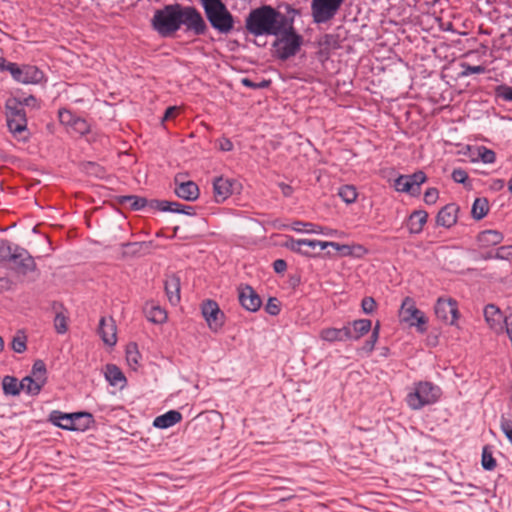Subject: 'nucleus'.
Instances as JSON below:
<instances>
[{"label": "nucleus", "instance_id": "obj_40", "mask_svg": "<svg viewBox=\"0 0 512 512\" xmlns=\"http://www.w3.org/2000/svg\"><path fill=\"white\" fill-rule=\"evenodd\" d=\"M21 390L25 391L27 394L36 396L41 392L39 385L33 381L30 376H25L21 381Z\"/></svg>", "mask_w": 512, "mask_h": 512}, {"label": "nucleus", "instance_id": "obj_17", "mask_svg": "<svg viewBox=\"0 0 512 512\" xmlns=\"http://www.w3.org/2000/svg\"><path fill=\"white\" fill-rule=\"evenodd\" d=\"M319 336L323 341L329 343L348 341L351 338V326L345 325L342 328H324L321 330Z\"/></svg>", "mask_w": 512, "mask_h": 512}, {"label": "nucleus", "instance_id": "obj_27", "mask_svg": "<svg viewBox=\"0 0 512 512\" xmlns=\"http://www.w3.org/2000/svg\"><path fill=\"white\" fill-rule=\"evenodd\" d=\"M144 313L147 320L155 324L164 323L167 319L166 311L158 305L146 304Z\"/></svg>", "mask_w": 512, "mask_h": 512}, {"label": "nucleus", "instance_id": "obj_49", "mask_svg": "<svg viewBox=\"0 0 512 512\" xmlns=\"http://www.w3.org/2000/svg\"><path fill=\"white\" fill-rule=\"evenodd\" d=\"M495 259L512 260V246H501L495 252Z\"/></svg>", "mask_w": 512, "mask_h": 512}, {"label": "nucleus", "instance_id": "obj_32", "mask_svg": "<svg viewBox=\"0 0 512 512\" xmlns=\"http://www.w3.org/2000/svg\"><path fill=\"white\" fill-rule=\"evenodd\" d=\"M105 378L112 386H123L126 383L123 372L114 364L106 365Z\"/></svg>", "mask_w": 512, "mask_h": 512}, {"label": "nucleus", "instance_id": "obj_33", "mask_svg": "<svg viewBox=\"0 0 512 512\" xmlns=\"http://www.w3.org/2000/svg\"><path fill=\"white\" fill-rule=\"evenodd\" d=\"M73 413H62L60 411L54 410L49 415V421L64 430H68L69 426H72L73 422Z\"/></svg>", "mask_w": 512, "mask_h": 512}, {"label": "nucleus", "instance_id": "obj_5", "mask_svg": "<svg viewBox=\"0 0 512 512\" xmlns=\"http://www.w3.org/2000/svg\"><path fill=\"white\" fill-rule=\"evenodd\" d=\"M441 389L430 381L414 383L413 390L406 396V403L412 410H420L436 403L441 397Z\"/></svg>", "mask_w": 512, "mask_h": 512}, {"label": "nucleus", "instance_id": "obj_35", "mask_svg": "<svg viewBox=\"0 0 512 512\" xmlns=\"http://www.w3.org/2000/svg\"><path fill=\"white\" fill-rule=\"evenodd\" d=\"M2 388L5 395L16 396L21 392V385L14 376H5L2 379Z\"/></svg>", "mask_w": 512, "mask_h": 512}, {"label": "nucleus", "instance_id": "obj_63", "mask_svg": "<svg viewBox=\"0 0 512 512\" xmlns=\"http://www.w3.org/2000/svg\"><path fill=\"white\" fill-rule=\"evenodd\" d=\"M177 114L176 107H168L164 113L163 120H169Z\"/></svg>", "mask_w": 512, "mask_h": 512}, {"label": "nucleus", "instance_id": "obj_24", "mask_svg": "<svg viewBox=\"0 0 512 512\" xmlns=\"http://www.w3.org/2000/svg\"><path fill=\"white\" fill-rule=\"evenodd\" d=\"M72 426L68 427L69 431H85L94 423V419L89 412H75L73 413Z\"/></svg>", "mask_w": 512, "mask_h": 512}, {"label": "nucleus", "instance_id": "obj_13", "mask_svg": "<svg viewBox=\"0 0 512 512\" xmlns=\"http://www.w3.org/2000/svg\"><path fill=\"white\" fill-rule=\"evenodd\" d=\"M9 262L12 264V268L22 275H26L36 269L34 258L26 249L18 245H15L14 253Z\"/></svg>", "mask_w": 512, "mask_h": 512}, {"label": "nucleus", "instance_id": "obj_29", "mask_svg": "<svg viewBox=\"0 0 512 512\" xmlns=\"http://www.w3.org/2000/svg\"><path fill=\"white\" fill-rule=\"evenodd\" d=\"M420 313V310L416 308L414 301L407 297L403 300L399 315L404 322H412L414 318Z\"/></svg>", "mask_w": 512, "mask_h": 512}, {"label": "nucleus", "instance_id": "obj_10", "mask_svg": "<svg viewBox=\"0 0 512 512\" xmlns=\"http://www.w3.org/2000/svg\"><path fill=\"white\" fill-rule=\"evenodd\" d=\"M58 119L70 134L84 136L90 132V125L88 122L84 118L72 113L69 109H59Z\"/></svg>", "mask_w": 512, "mask_h": 512}, {"label": "nucleus", "instance_id": "obj_41", "mask_svg": "<svg viewBox=\"0 0 512 512\" xmlns=\"http://www.w3.org/2000/svg\"><path fill=\"white\" fill-rule=\"evenodd\" d=\"M481 464L487 471H492L496 467V460L487 446L483 448Z\"/></svg>", "mask_w": 512, "mask_h": 512}, {"label": "nucleus", "instance_id": "obj_1", "mask_svg": "<svg viewBox=\"0 0 512 512\" xmlns=\"http://www.w3.org/2000/svg\"><path fill=\"white\" fill-rule=\"evenodd\" d=\"M151 26L162 37L174 35L181 26L197 36L204 35L207 31V24L201 13L193 6L180 3L168 4L156 10Z\"/></svg>", "mask_w": 512, "mask_h": 512}, {"label": "nucleus", "instance_id": "obj_26", "mask_svg": "<svg viewBox=\"0 0 512 512\" xmlns=\"http://www.w3.org/2000/svg\"><path fill=\"white\" fill-rule=\"evenodd\" d=\"M121 204H128L129 207L134 211H139L143 209H150L151 200L146 199L145 197H140L136 195H127L120 197Z\"/></svg>", "mask_w": 512, "mask_h": 512}, {"label": "nucleus", "instance_id": "obj_31", "mask_svg": "<svg viewBox=\"0 0 512 512\" xmlns=\"http://www.w3.org/2000/svg\"><path fill=\"white\" fill-rule=\"evenodd\" d=\"M182 205L183 204L174 201L151 199L150 209L180 214Z\"/></svg>", "mask_w": 512, "mask_h": 512}, {"label": "nucleus", "instance_id": "obj_46", "mask_svg": "<svg viewBox=\"0 0 512 512\" xmlns=\"http://www.w3.org/2000/svg\"><path fill=\"white\" fill-rule=\"evenodd\" d=\"M264 309L269 315L277 316L281 311L280 301L275 297H270Z\"/></svg>", "mask_w": 512, "mask_h": 512}, {"label": "nucleus", "instance_id": "obj_56", "mask_svg": "<svg viewBox=\"0 0 512 512\" xmlns=\"http://www.w3.org/2000/svg\"><path fill=\"white\" fill-rule=\"evenodd\" d=\"M439 193L436 188H429L424 193V201L426 204H434L438 199Z\"/></svg>", "mask_w": 512, "mask_h": 512}, {"label": "nucleus", "instance_id": "obj_19", "mask_svg": "<svg viewBox=\"0 0 512 512\" xmlns=\"http://www.w3.org/2000/svg\"><path fill=\"white\" fill-rule=\"evenodd\" d=\"M232 180L224 177H217L213 181L214 199L217 203L224 202L233 192Z\"/></svg>", "mask_w": 512, "mask_h": 512}, {"label": "nucleus", "instance_id": "obj_48", "mask_svg": "<svg viewBox=\"0 0 512 512\" xmlns=\"http://www.w3.org/2000/svg\"><path fill=\"white\" fill-rule=\"evenodd\" d=\"M240 82L245 87H248V88L254 89V90L267 88L271 84L270 80H265V79L262 80L261 82H254L249 78H242Z\"/></svg>", "mask_w": 512, "mask_h": 512}, {"label": "nucleus", "instance_id": "obj_30", "mask_svg": "<svg viewBox=\"0 0 512 512\" xmlns=\"http://www.w3.org/2000/svg\"><path fill=\"white\" fill-rule=\"evenodd\" d=\"M29 376L42 390L47 382V369L45 363L42 360H36L32 366L31 374Z\"/></svg>", "mask_w": 512, "mask_h": 512}, {"label": "nucleus", "instance_id": "obj_64", "mask_svg": "<svg viewBox=\"0 0 512 512\" xmlns=\"http://www.w3.org/2000/svg\"><path fill=\"white\" fill-rule=\"evenodd\" d=\"M180 214H185V215H188V216H193V215L196 214L195 208L193 206H189V205H182Z\"/></svg>", "mask_w": 512, "mask_h": 512}, {"label": "nucleus", "instance_id": "obj_57", "mask_svg": "<svg viewBox=\"0 0 512 512\" xmlns=\"http://www.w3.org/2000/svg\"><path fill=\"white\" fill-rule=\"evenodd\" d=\"M273 268L276 273H283L287 269V263L283 259H277L273 262Z\"/></svg>", "mask_w": 512, "mask_h": 512}, {"label": "nucleus", "instance_id": "obj_23", "mask_svg": "<svg viewBox=\"0 0 512 512\" xmlns=\"http://www.w3.org/2000/svg\"><path fill=\"white\" fill-rule=\"evenodd\" d=\"M182 420V414L177 410H170L154 419L153 426L160 429H167Z\"/></svg>", "mask_w": 512, "mask_h": 512}, {"label": "nucleus", "instance_id": "obj_38", "mask_svg": "<svg viewBox=\"0 0 512 512\" xmlns=\"http://www.w3.org/2000/svg\"><path fill=\"white\" fill-rule=\"evenodd\" d=\"M338 195L346 204H352L356 201L358 193L353 185H343L338 189Z\"/></svg>", "mask_w": 512, "mask_h": 512}, {"label": "nucleus", "instance_id": "obj_12", "mask_svg": "<svg viewBox=\"0 0 512 512\" xmlns=\"http://www.w3.org/2000/svg\"><path fill=\"white\" fill-rule=\"evenodd\" d=\"M436 317L446 324L454 325L459 317L457 302L439 298L434 307Z\"/></svg>", "mask_w": 512, "mask_h": 512}, {"label": "nucleus", "instance_id": "obj_18", "mask_svg": "<svg viewBox=\"0 0 512 512\" xmlns=\"http://www.w3.org/2000/svg\"><path fill=\"white\" fill-rule=\"evenodd\" d=\"M116 325L112 317H102L99 321L98 333L106 345L114 346L117 342Z\"/></svg>", "mask_w": 512, "mask_h": 512}, {"label": "nucleus", "instance_id": "obj_8", "mask_svg": "<svg viewBox=\"0 0 512 512\" xmlns=\"http://www.w3.org/2000/svg\"><path fill=\"white\" fill-rule=\"evenodd\" d=\"M345 0H311L313 22L323 24L331 21L340 10Z\"/></svg>", "mask_w": 512, "mask_h": 512}, {"label": "nucleus", "instance_id": "obj_6", "mask_svg": "<svg viewBox=\"0 0 512 512\" xmlns=\"http://www.w3.org/2000/svg\"><path fill=\"white\" fill-rule=\"evenodd\" d=\"M283 246L292 252L307 256L314 257L316 254L313 251L316 248L323 250L328 246L333 247L337 251L344 252V254H350L351 250L348 245L339 244L336 242H326L316 239H294L293 237H287Z\"/></svg>", "mask_w": 512, "mask_h": 512}, {"label": "nucleus", "instance_id": "obj_11", "mask_svg": "<svg viewBox=\"0 0 512 512\" xmlns=\"http://www.w3.org/2000/svg\"><path fill=\"white\" fill-rule=\"evenodd\" d=\"M201 312L211 330L218 331L224 325L225 315L216 301L205 300L201 305Z\"/></svg>", "mask_w": 512, "mask_h": 512}, {"label": "nucleus", "instance_id": "obj_52", "mask_svg": "<svg viewBox=\"0 0 512 512\" xmlns=\"http://www.w3.org/2000/svg\"><path fill=\"white\" fill-rule=\"evenodd\" d=\"M427 319L422 311L414 318L412 322H410L411 326H416L418 331L423 333L426 331Z\"/></svg>", "mask_w": 512, "mask_h": 512}, {"label": "nucleus", "instance_id": "obj_2", "mask_svg": "<svg viewBox=\"0 0 512 512\" xmlns=\"http://www.w3.org/2000/svg\"><path fill=\"white\" fill-rule=\"evenodd\" d=\"M288 19L272 6L263 5L249 12L245 19V28L253 36H278Z\"/></svg>", "mask_w": 512, "mask_h": 512}, {"label": "nucleus", "instance_id": "obj_25", "mask_svg": "<svg viewBox=\"0 0 512 512\" xmlns=\"http://www.w3.org/2000/svg\"><path fill=\"white\" fill-rule=\"evenodd\" d=\"M502 240V233L496 230H485L480 232L477 236L479 246L482 248L498 245Z\"/></svg>", "mask_w": 512, "mask_h": 512}, {"label": "nucleus", "instance_id": "obj_4", "mask_svg": "<svg viewBox=\"0 0 512 512\" xmlns=\"http://www.w3.org/2000/svg\"><path fill=\"white\" fill-rule=\"evenodd\" d=\"M210 25L219 33L228 34L234 27V17L222 0H199Z\"/></svg>", "mask_w": 512, "mask_h": 512}, {"label": "nucleus", "instance_id": "obj_20", "mask_svg": "<svg viewBox=\"0 0 512 512\" xmlns=\"http://www.w3.org/2000/svg\"><path fill=\"white\" fill-rule=\"evenodd\" d=\"M164 288L169 302L177 305L180 302V278L175 274L168 275L164 282Z\"/></svg>", "mask_w": 512, "mask_h": 512}, {"label": "nucleus", "instance_id": "obj_61", "mask_svg": "<svg viewBox=\"0 0 512 512\" xmlns=\"http://www.w3.org/2000/svg\"><path fill=\"white\" fill-rule=\"evenodd\" d=\"M219 147L222 151H231L233 149V143L228 138H222Z\"/></svg>", "mask_w": 512, "mask_h": 512}, {"label": "nucleus", "instance_id": "obj_39", "mask_svg": "<svg viewBox=\"0 0 512 512\" xmlns=\"http://www.w3.org/2000/svg\"><path fill=\"white\" fill-rule=\"evenodd\" d=\"M27 337L24 332L18 331L11 341V348L16 353H23L27 349Z\"/></svg>", "mask_w": 512, "mask_h": 512}, {"label": "nucleus", "instance_id": "obj_15", "mask_svg": "<svg viewBox=\"0 0 512 512\" xmlns=\"http://www.w3.org/2000/svg\"><path fill=\"white\" fill-rule=\"evenodd\" d=\"M484 317L489 327L496 333L504 332V323L507 321V313L503 312L494 304H488L484 308Z\"/></svg>", "mask_w": 512, "mask_h": 512}, {"label": "nucleus", "instance_id": "obj_45", "mask_svg": "<svg viewBox=\"0 0 512 512\" xmlns=\"http://www.w3.org/2000/svg\"><path fill=\"white\" fill-rule=\"evenodd\" d=\"M495 95L507 102H512V87L508 85H499L495 88Z\"/></svg>", "mask_w": 512, "mask_h": 512}, {"label": "nucleus", "instance_id": "obj_3", "mask_svg": "<svg viewBox=\"0 0 512 512\" xmlns=\"http://www.w3.org/2000/svg\"><path fill=\"white\" fill-rule=\"evenodd\" d=\"M302 45V35L295 30L293 20L288 19L281 33L276 36L272 43L273 55L281 61H286L297 55Z\"/></svg>", "mask_w": 512, "mask_h": 512}, {"label": "nucleus", "instance_id": "obj_37", "mask_svg": "<svg viewBox=\"0 0 512 512\" xmlns=\"http://www.w3.org/2000/svg\"><path fill=\"white\" fill-rule=\"evenodd\" d=\"M394 188L398 192L402 193H408L411 196H417L416 193H414V189L412 186V183L408 179L407 175H400L398 178L394 181Z\"/></svg>", "mask_w": 512, "mask_h": 512}, {"label": "nucleus", "instance_id": "obj_43", "mask_svg": "<svg viewBox=\"0 0 512 512\" xmlns=\"http://www.w3.org/2000/svg\"><path fill=\"white\" fill-rule=\"evenodd\" d=\"M14 250L15 245L11 244L9 241L0 240V260L11 261Z\"/></svg>", "mask_w": 512, "mask_h": 512}, {"label": "nucleus", "instance_id": "obj_16", "mask_svg": "<svg viewBox=\"0 0 512 512\" xmlns=\"http://www.w3.org/2000/svg\"><path fill=\"white\" fill-rule=\"evenodd\" d=\"M459 212V206L455 203H449L442 207L437 216L436 224L445 228H450L457 222V214Z\"/></svg>", "mask_w": 512, "mask_h": 512}, {"label": "nucleus", "instance_id": "obj_50", "mask_svg": "<svg viewBox=\"0 0 512 512\" xmlns=\"http://www.w3.org/2000/svg\"><path fill=\"white\" fill-rule=\"evenodd\" d=\"M54 326L57 333L64 334L68 328L66 317L61 313L56 314L54 319Z\"/></svg>", "mask_w": 512, "mask_h": 512}, {"label": "nucleus", "instance_id": "obj_60", "mask_svg": "<svg viewBox=\"0 0 512 512\" xmlns=\"http://www.w3.org/2000/svg\"><path fill=\"white\" fill-rule=\"evenodd\" d=\"M18 103H20L23 108L24 106H36L37 99L33 95H30L23 100H18Z\"/></svg>", "mask_w": 512, "mask_h": 512}, {"label": "nucleus", "instance_id": "obj_47", "mask_svg": "<svg viewBox=\"0 0 512 512\" xmlns=\"http://www.w3.org/2000/svg\"><path fill=\"white\" fill-rule=\"evenodd\" d=\"M500 428L506 438L512 444V418L502 416L500 420Z\"/></svg>", "mask_w": 512, "mask_h": 512}, {"label": "nucleus", "instance_id": "obj_54", "mask_svg": "<svg viewBox=\"0 0 512 512\" xmlns=\"http://www.w3.org/2000/svg\"><path fill=\"white\" fill-rule=\"evenodd\" d=\"M361 307L365 314H371L376 308V301L372 297H364L361 301Z\"/></svg>", "mask_w": 512, "mask_h": 512}, {"label": "nucleus", "instance_id": "obj_59", "mask_svg": "<svg viewBox=\"0 0 512 512\" xmlns=\"http://www.w3.org/2000/svg\"><path fill=\"white\" fill-rule=\"evenodd\" d=\"M505 182L503 179H493L490 184V189L497 192L504 188Z\"/></svg>", "mask_w": 512, "mask_h": 512}, {"label": "nucleus", "instance_id": "obj_42", "mask_svg": "<svg viewBox=\"0 0 512 512\" xmlns=\"http://www.w3.org/2000/svg\"><path fill=\"white\" fill-rule=\"evenodd\" d=\"M408 176V179L410 180V182L412 183V186H413V189H414V193H416V195L418 196L420 194V187H421V184H423L427 177L425 175V173L423 171H417L411 175H407Z\"/></svg>", "mask_w": 512, "mask_h": 512}, {"label": "nucleus", "instance_id": "obj_53", "mask_svg": "<svg viewBox=\"0 0 512 512\" xmlns=\"http://www.w3.org/2000/svg\"><path fill=\"white\" fill-rule=\"evenodd\" d=\"M463 69L464 70L462 72V75L464 76H469L472 74H483L486 72V67L482 65L471 66L469 64H464Z\"/></svg>", "mask_w": 512, "mask_h": 512}, {"label": "nucleus", "instance_id": "obj_7", "mask_svg": "<svg viewBox=\"0 0 512 512\" xmlns=\"http://www.w3.org/2000/svg\"><path fill=\"white\" fill-rule=\"evenodd\" d=\"M6 120L9 131L18 138V140L26 141L29 138L27 132L26 111L18 99H9L5 104Z\"/></svg>", "mask_w": 512, "mask_h": 512}, {"label": "nucleus", "instance_id": "obj_36", "mask_svg": "<svg viewBox=\"0 0 512 512\" xmlns=\"http://www.w3.org/2000/svg\"><path fill=\"white\" fill-rule=\"evenodd\" d=\"M292 229L295 232H303L304 230L308 233L314 234H325L324 228L320 225H316L310 222L295 221L292 224ZM329 233H326L328 235Z\"/></svg>", "mask_w": 512, "mask_h": 512}, {"label": "nucleus", "instance_id": "obj_28", "mask_svg": "<svg viewBox=\"0 0 512 512\" xmlns=\"http://www.w3.org/2000/svg\"><path fill=\"white\" fill-rule=\"evenodd\" d=\"M348 325L351 326L350 340H358L371 330L372 322L369 319H358Z\"/></svg>", "mask_w": 512, "mask_h": 512}, {"label": "nucleus", "instance_id": "obj_21", "mask_svg": "<svg viewBox=\"0 0 512 512\" xmlns=\"http://www.w3.org/2000/svg\"><path fill=\"white\" fill-rule=\"evenodd\" d=\"M175 194L186 201H195L199 197V188L193 181L182 182L174 189Z\"/></svg>", "mask_w": 512, "mask_h": 512}, {"label": "nucleus", "instance_id": "obj_58", "mask_svg": "<svg viewBox=\"0 0 512 512\" xmlns=\"http://www.w3.org/2000/svg\"><path fill=\"white\" fill-rule=\"evenodd\" d=\"M282 194L284 197H291L293 192H294V189L292 188V186L286 184V183H279L278 184Z\"/></svg>", "mask_w": 512, "mask_h": 512}, {"label": "nucleus", "instance_id": "obj_9", "mask_svg": "<svg viewBox=\"0 0 512 512\" xmlns=\"http://www.w3.org/2000/svg\"><path fill=\"white\" fill-rule=\"evenodd\" d=\"M8 72L18 83L22 84H40L45 80V74L35 65L10 63Z\"/></svg>", "mask_w": 512, "mask_h": 512}, {"label": "nucleus", "instance_id": "obj_14", "mask_svg": "<svg viewBox=\"0 0 512 512\" xmlns=\"http://www.w3.org/2000/svg\"><path fill=\"white\" fill-rule=\"evenodd\" d=\"M238 299L241 306L250 312H256L262 305V300L258 293L249 285L239 287Z\"/></svg>", "mask_w": 512, "mask_h": 512}, {"label": "nucleus", "instance_id": "obj_44", "mask_svg": "<svg viewBox=\"0 0 512 512\" xmlns=\"http://www.w3.org/2000/svg\"><path fill=\"white\" fill-rule=\"evenodd\" d=\"M478 156L485 164H492L496 161V153L485 146L478 148Z\"/></svg>", "mask_w": 512, "mask_h": 512}, {"label": "nucleus", "instance_id": "obj_55", "mask_svg": "<svg viewBox=\"0 0 512 512\" xmlns=\"http://www.w3.org/2000/svg\"><path fill=\"white\" fill-rule=\"evenodd\" d=\"M451 176L456 183L465 184L468 180L467 172L461 168L454 169Z\"/></svg>", "mask_w": 512, "mask_h": 512}, {"label": "nucleus", "instance_id": "obj_51", "mask_svg": "<svg viewBox=\"0 0 512 512\" xmlns=\"http://www.w3.org/2000/svg\"><path fill=\"white\" fill-rule=\"evenodd\" d=\"M126 358L130 364H138L140 354L137 350L136 344H131L128 346L126 351Z\"/></svg>", "mask_w": 512, "mask_h": 512}, {"label": "nucleus", "instance_id": "obj_22", "mask_svg": "<svg viewBox=\"0 0 512 512\" xmlns=\"http://www.w3.org/2000/svg\"><path fill=\"white\" fill-rule=\"evenodd\" d=\"M428 213L424 210L413 211L407 221V228L411 234H419L427 222Z\"/></svg>", "mask_w": 512, "mask_h": 512}, {"label": "nucleus", "instance_id": "obj_62", "mask_svg": "<svg viewBox=\"0 0 512 512\" xmlns=\"http://www.w3.org/2000/svg\"><path fill=\"white\" fill-rule=\"evenodd\" d=\"M376 342L377 340H374V338L370 336V338L365 342L363 350H365L368 353L372 352L374 350Z\"/></svg>", "mask_w": 512, "mask_h": 512}, {"label": "nucleus", "instance_id": "obj_34", "mask_svg": "<svg viewBox=\"0 0 512 512\" xmlns=\"http://www.w3.org/2000/svg\"><path fill=\"white\" fill-rule=\"evenodd\" d=\"M489 211V202L486 198H476L472 205L471 214L476 220L484 218Z\"/></svg>", "mask_w": 512, "mask_h": 512}]
</instances>
